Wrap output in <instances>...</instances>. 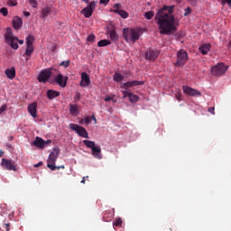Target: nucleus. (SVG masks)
I'll return each instance as SVG.
<instances>
[{
	"mask_svg": "<svg viewBox=\"0 0 231 231\" xmlns=\"http://www.w3.org/2000/svg\"><path fill=\"white\" fill-rule=\"evenodd\" d=\"M189 3H190V5H192V6H196V3H198V0H188Z\"/></svg>",
	"mask_w": 231,
	"mask_h": 231,
	"instance_id": "44",
	"label": "nucleus"
},
{
	"mask_svg": "<svg viewBox=\"0 0 231 231\" xmlns=\"http://www.w3.org/2000/svg\"><path fill=\"white\" fill-rule=\"evenodd\" d=\"M143 84H144L143 81H138V80L128 81L126 83H124L123 88L125 89H129V88H134L135 86H143Z\"/></svg>",
	"mask_w": 231,
	"mask_h": 231,
	"instance_id": "18",
	"label": "nucleus"
},
{
	"mask_svg": "<svg viewBox=\"0 0 231 231\" xmlns=\"http://www.w3.org/2000/svg\"><path fill=\"white\" fill-rule=\"evenodd\" d=\"M69 127L72 131H75L77 133V134H79V136H81V138H89L88 130H86V128H84V126L71 123L69 125Z\"/></svg>",
	"mask_w": 231,
	"mask_h": 231,
	"instance_id": "7",
	"label": "nucleus"
},
{
	"mask_svg": "<svg viewBox=\"0 0 231 231\" xmlns=\"http://www.w3.org/2000/svg\"><path fill=\"white\" fill-rule=\"evenodd\" d=\"M228 46L231 48V40L228 42Z\"/></svg>",
	"mask_w": 231,
	"mask_h": 231,
	"instance_id": "54",
	"label": "nucleus"
},
{
	"mask_svg": "<svg viewBox=\"0 0 231 231\" xmlns=\"http://www.w3.org/2000/svg\"><path fill=\"white\" fill-rule=\"evenodd\" d=\"M56 169L58 171H60V169H65L64 165H61V166H56Z\"/></svg>",
	"mask_w": 231,
	"mask_h": 231,
	"instance_id": "50",
	"label": "nucleus"
},
{
	"mask_svg": "<svg viewBox=\"0 0 231 231\" xmlns=\"http://www.w3.org/2000/svg\"><path fill=\"white\" fill-rule=\"evenodd\" d=\"M55 82L60 86V88H66L68 86V76H63L62 74L59 73L55 77Z\"/></svg>",
	"mask_w": 231,
	"mask_h": 231,
	"instance_id": "14",
	"label": "nucleus"
},
{
	"mask_svg": "<svg viewBox=\"0 0 231 231\" xmlns=\"http://www.w3.org/2000/svg\"><path fill=\"white\" fill-rule=\"evenodd\" d=\"M6 107H7L6 105H3V106L0 107V115H2V113H5V111H6Z\"/></svg>",
	"mask_w": 231,
	"mask_h": 231,
	"instance_id": "42",
	"label": "nucleus"
},
{
	"mask_svg": "<svg viewBox=\"0 0 231 231\" xmlns=\"http://www.w3.org/2000/svg\"><path fill=\"white\" fill-rule=\"evenodd\" d=\"M91 84V79H89V75L86 72L81 73V81L80 86L81 88H88Z\"/></svg>",
	"mask_w": 231,
	"mask_h": 231,
	"instance_id": "17",
	"label": "nucleus"
},
{
	"mask_svg": "<svg viewBox=\"0 0 231 231\" xmlns=\"http://www.w3.org/2000/svg\"><path fill=\"white\" fill-rule=\"evenodd\" d=\"M123 223H124V221L120 217L116 218L114 223V226H122Z\"/></svg>",
	"mask_w": 231,
	"mask_h": 231,
	"instance_id": "34",
	"label": "nucleus"
},
{
	"mask_svg": "<svg viewBox=\"0 0 231 231\" xmlns=\"http://www.w3.org/2000/svg\"><path fill=\"white\" fill-rule=\"evenodd\" d=\"M144 17L145 19H147L148 21H151V19H152L154 17V11H149V12H146L144 14Z\"/></svg>",
	"mask_w": 231,
	"mask_h": 231,
	"instance_id": "32",
	"label": "nucleus"
},
{
	"mask_svg": "<svg viewBox=\"0 0 231 231\" xmlns=\"http://www.w3.org/2000/svg\"><path fill=\"white\" fill-rule=\"evenodd\" d=\"M9 140H14V137L13 136H9Z\"/></svg>",
	"mask_w": 231,
	"mask_h": 231,
	"instance_id": "57",
	"label": "nucleus"
},
{
	"mask_svg": "<svg viewBox=\"0 0 231 231\" xmlns=\"http://www.w3.org/2000/svg\"><path fill=\"white\" fill-rule=\"evenodd\" d=\"M91 122V119L89 118V116L85 117L84 119L79 121V124L82 125L84 124H86L87 125H89V123Z\"/></svg>",
	"mask_w": 231,
	"mask_h": 231,
	"instance_id": "33",
	"label": "nucleus"
},
{
	"mask_svg": "<svg viewBox=\"0 0 231 231\" xmlns=\"http://www.w3.org/2000/svg\"><path fill=\"white\" fill-rule=\"evenodd\" d=\"M5 155V152L0 150V158L3 157Z\"/></svg>",
	"mask_w": 231,
	"mask_h": 231,
	"instance_id": "52",
	"label": "nucleus"
},
{
	"mask_svg": "<svg viewBox=\"0 0 231 231\" xmlns=\"http://www.w3.org/2000/svg\"><path fill=\"white\" fill-rule=\"evenodd\" d=\"M84 145L88 147V149H94L97 145H95V142L89 140H83Z\"/></svg>",
	"mask_w": 231,
	"mask_h": 231,
	"instance_id": "29",
	"label": "nucleus"
},
{
	"mask_svg": "<svg viewBox=\"0 0 231 231\" xmlns=\"http://www.w3.org/2000/svg\"><path fill=\"white\" fill-rule=\"evenodd\" d=\"M50 14H51V9L50 7H44L42 10V18L46 19V17H48V15H50Z\"/></svg>",
	"mask_w": 231,
	"mask_h": 231,
	"instance_id": "28",
	"label": "nucleus"
},
{
	"mask_svg": "<svg viewBox=\"0 0 231 231\" xmlns=\"http://www.w3.org/2000/svg\"><path fill=\"white\" fill-rule=\"evenodd\" d=\"M211 46L212 45L210 43H204L199 48V50L202 53V55H207L208 51H210Z\"/></svg>",
	"mask_w": 231,
	"mask_h": 231,
	"instance_id": "24",
	"label": "nucleus"
},
{
	"mask_svg": "<svg viewBox=\"0 0 231 231\" xmlns=\"http://www.w3.org/2000/svg\"><path fill=\"white\" fill-rule=\"evenodd\" d=\"M5 39L6 44H8L12 50H19V44H24V40H19L18 37L14 36V32H12V28L10 27L6 28Z\"/></svg>",
	"mask_w": 231,
	"mask_h": 231,
	"instance_id": "2",
	"label": "nucleus"
},
{
	"mask_svg": "<svg viewBox=\"0 0 231 231\" xmlns=\"http://www.w3.org/2000/svg\"><path fill=\"white\" fill-rule=\"evenodd\" d=\"M1 165L6 171H14V172L17 171V164L14 161H12L10 159H2Z\"/></svg>",
	"mask_w": 231,
	"mask_h": 231,
	"instance_id": "9",
	"label": "nucleus"
},
{
	"mask_svg": "<svg viewBox=\"0 0 231 231\" xmlns=\"http://www.w3.org/2000/svg\"><path fill=\"white\" fill-rule=\"evenodd\" d=\"M110 100H113V97H106L105 98V102H110Z\"/></svg>",
	"mask_w": 231,
	"mask_h": 231,
	"instance_id": "46",
	"label": "nucleus"
},
{
	"mask_svg": "<svg viewBox=\"0 0 231 231\" xmlns=\"http://www.w3.org/2000/svg\"><path fill=\"white\" fill-rule=\"evenodd\" d=\"M59 154H60V150H59V148H54L53 151L50 153L47 160V167L48 169H51V171H55L57 169V166H55V162H57Z\"/></svg>",
	"mask_w": 231,
	"mask_h": 231,
	"instance_id": "4",
	"label": "nucleus"
},
{
	"mask_svg": "<svg viewBox=\"0 0 231 231\" xmlns=\"http://www.w3.org/2000/svg\"><path fill=\"white\" fill-rule=\"evenodd\" d=\"M13 26L14 30H21V28H23V19H21L19 16L14 17Z\"/></svg>",
	"mask_w": 231,
	"mask_h": 231,
	"instance_id": "20",
	"label": "nucleus"
},
{
	"mask_svg": "<svg viewBox=\"0 0 231 231\" xmlns=\"http://www.w3.org/2000/svg\"><path fill=\"white\" fill-rule=\"evenodd\" d=\"M32 8H37V0H28Z\"/></svg>",
	"mask_w": 231,
	"mask_h": 231,
	"instance_id": "38",
	"label": "nucleus"
},
{
	"mask_svg": "<svg viewBox=\"0 0 231 231\" xmlns=\"http://www.w3.org/2000/svg\"><path fill=\"white\" fill-rule=\"evenodd\" d=\"M51 77V69H45L39 74L38 80L39 82H43V83L48 82Z\"/></svg>",
	"mask_w": 231,
	"mask_h": 231,
	"instance_id": "13",
	"label": "nucleus"
},
{
	"mask_svg": "<svg viewBox=\"0 0 231 231\" xmlns=\"http://www.w3.org/2000/svg\"><path fill=\"white\" fill-rule=\"evenodd\" d=\"M95 39H97V36L95 34H90L87 38L88 42H95Z\"/></svg>",
	"mask_w": 231,
	"mask_h": 231,
	"instance_id": "35",
	"label": "nucleus"
},
{
	"mask_svg": "<svg viewBox=\"0 0 231 231\" xmlns=\"http://www.w3.org/2000/svg\"><path fill=\"white\" fill-rule=\"evenodd\" d=\"M110 12L113 14H117V15H120L123 19H127L129 17V13L122 10V4H115L114 9H112Z\"/></svg>",
	"mask_w": 231,
	"mask_h": 231,
	"instance_id": "11",
	"label": "nucleus"
},
{
	"mask_svg": "<svg viewBox=\"0 0 231 231\" xmlns=\"http://www.w3.org/2000/svg\"><path fill=\"white\" fill-rule=\"evenodd\" d=\"M23 15H25V17H30V13L24 12V13H23Z\"/></svg>",
	"mask_w": 231,
	"mask_h": 231,
	"instance_id": "51",
	"label": "nucleus"
},
{
	"mask_svg": "<svg viewBox=\"0 0 231 231\" xmlns=\"http://www.w3.org/2000/svg\"><path fill=\"white\" fill-rule=\"evenodd\" d=\"M125 97H128L130 102H132L133 104L138 102V100H140V97H138V96L136 95H134L133 93L131 92H123Z\"/></svg>",
	"mask_w": 231,
	"mask_h": 231,
	"instance_id": "25",
	"label": "nucleus"
},
{
	"mask_svg": "<svg viewBox=\"0 0 231 231\" xmlns=\"http://www.w3.org/2000/svg\"><path fill=\"white\" fill-rule=\"evenodd\" d=\"M106 33L112 42H116V41H118V34H116V31L115 29H108Z\"/></svg>",
	"mask_w": 231,
	"mask_h": 231,
	"instance_id": "22",
	"label": "nucleus"
},
{
	"mask_svg": "<svg viewBox=\"0 0 231 231\" xmlns=\"http://www.w3.org/2000/svg\"><path fill=\"white\" fill-rule=\"evenodd\" d=\"M208 113H210L211 115H216V107L211 106L208 109Z\"/></svg>",
	"mask_w": 231,
	"mask_h": 231,
	"instance_id": "41",
	"label": "nucleus"
},
{
	"mask_svg": "<svg viewBox=\"0 0 231 231\" xmlns=\"http://www.w3.org/2000/svg\"><path fill=\"white\" fill-rule=\"evenodd\" d=\"M69 113L72 116H78L79 115V106L77 105H69Z\"/></svg>",
	"mask_w": 231,
	"mask_h": 231,
	"instance_id": "27",
	"label": "nucleus"
},
{
	"mask_svg": "<svg viewBox=\"0 0 231 231\" xmlns=\"http://www.w3.org/2000/svg\"><path fill=\"white\" fill-rule=\"evenodd\" d=\"M51 143V140L44 141L42 138L37 136L36 139L33 141L32 145L35 147H39V149H44L48 147V145Z\"/></svg>",
	"mask_w": 231,
	"mask_h": 231,
	"instance_id": "12",
	"label": "nucleus"
},
{
	"mask_svg": "<svg viewBox=\"0 0 231 231\" xmlns=\"http://www.w3.org/2000/svg\"><path fill=\"white\" fill-rule=\"evenodd\" d=\"M111 44V41L109 40H101L97 42V46L99 48H104V46H109Z\"/></svg>",
	"mask_w": 231,
	"mask_h": 231,
	"instance_id": "30",
	"label": "nucleus"
},
{
	"mask_svg": "<svg viewBox=\"0 0 231 231\" xmlns=\"http://www.w3.org/2000/svg\"><path fill=\"white\" fill-rule=\"evenodd\" d=\"M182 89H183V93H185V95H189V97H201V92L189 86H183Z\"/></svg>",
	"mask_w": 231,
	"mask_h": 231,
	"instance_id": "15",
	"label": "nucleus"
},
{
	"mask_svg": "<svg viewBox=\"0 0 231 231\" xmlns=\"http://www.w3.org/2000/svg\"><path fill=\"white\" fill-rule=\"evenodd\" d=\"M123 37L126 42H136L140 39V32L134 29H124Z\"/></svg>",
	"mask_w": 231,
	"mask_h": 231,
	"instance_id": "3",
	"label": "nucleus"
},
{
	"mask_svg": "<svg viewBox=\"0 0 231 231\" xmlns=\"http://www.w3.org/2000/svg\"><path fill=\"white\" fill-rule=\"evenodd\" d=\"M187 60H189V54L187 53V51L180 50L177 52V61L175 63V66H185Z\"/></svg>",
	"mask_w": 231,
	"mask_h": 231,
	"instance_id": "6",
	"label": "nucleus"
},
{
	"mask_svg": "<svg viewBox=\"0 0 231 231\" xmlns=\"http://www.w3.org/2000/svg\"><path fill=\"white\" fill-rule=\"evenodd\" d=\"M114 80L115 82H122V80H124V75L116 72L114 74Z\"/></svg>",
	"mask_w": 231,
	"mask_h": 231,
	"instance_id": "31",
	"label": "nucleus"
},
{
	"mask_svg": "<svg viewBox=\"0 0 231 231\" xmlns=\"http://www.w3.org/2000/svg\"><path fill=\"white\" fill-rule=\"evenodd\" d=\"M28 112L32 118H37V103L33 102L28 106Z\"/></svg>",
	"mask_w": 231,
	"mask_h": 231,
	"instance_id": "19",
	"label": "nucleus"
},
{
	"mask_svg": "<svg viewBox=\"0 0 231 231\" xmlns=\"http://www.w3.org/2000/svg\"><path fill=\"white\" fill-rule=\"evenodd\" d=\"M91 151L92 156H94V158H97V160H102V149L100 146H96L92 148Z\"/></svg>",
	"mask_w": 231,
	"mask_h": 231,
	"instance_id": "21",
	"label": "nucleus"
},
{
	"mask_svg": "<svg viewBox=\"0 0 231 231\" xmlns=\"http://www.w3.org/2000/svg\"><path fill=\"white\" fill-rule=\"evenodd\" d=\"M192 12V9L190 7H188L185 9L184 17H187V15H190Z\"/></svg>",
	"mask_w": 231,
	"mask_h": 231,
	"instance_id": "40",
	"label": "nucleus"
},
{
	"mask_svg": "<svg viewBox=\"0 0 231 231\" xmlns=\"http://www.w3.org/2000/svg\"><path fill=\"white\" fill-rule=\"evenodd\" d=\"M33 42H35V37H33V35H29L26 38L25 55L27 57H32V53L33 51Z\"/></svg>",
	"mask_w": 231,
	"mask_h": 231,
	"instance_id": "10",
	"label": "nucleus"
},
{
	"mask_svg": "<svg viewBox=\"0 0 231 231\" xmlns=\"http://www.w3.org/2000/svg\"><path fill=\"white\" fill-rule=\"evenodd\" d=\"M7 5L9 6H17V1H15V0H9Z\"/></svg>",
	"mask_w": 231,
	"mask_h": 231,
	"instance_id": "39",
	"label": "nucleus"
},
{
	"mask_svg": "<svg viewBox=\"0 0 231 231\" xmlns=\"http://www.w3.org/2000/svg\"><path fill=\"white\" fill-rule=\"evenodd\" d=\"M0 13L3 14L5 17H6V15H8V9L6 7H2L0 9Z\"/></svg>",
	"mask_w": 231,
	"mask_h": 231,
	"instance_id": "36",
	"label": "nucleus"
},
{
	"mask_svg": "<svg viewBox=\"0 0 231 231\" xmlns=\"http://www.w3.org/2000/svg\"><path fill=\"white\" fill-rule=\"evenodd\" d=\"M5 227L6 231H10V224H5Z\"/></svg>",
	"mask_w": 231,
	"mask_h": 231,
	"instance_id": "47",
	"label": "nucleus"
},
{
	"mask_svg": "<svg viewBox=\"0 0 231 231\" xmlns=\"http://www.w3.org/2000/svg\"><path fill=\"white\" fill-rule=\"evenodd\" d=\"M174 11V6L164 5L162 8L159 9L155 14V21L159 25L160 33L162 35H171L176 32V25L178 24V20L172 15Z\"/></svg>",
	"mask_w": 231,
	"mask_h": 231,
	"instance_id": "1",
	"label": "nucleus"
},
{
	"mask_svg": "<svg viewBox=\"0 0 231 231\" xmlns=\"http://www.w3.org/2000/svg\"><path fill=\"white\" fill-rule=\"evenodd\" d=\"M100 4L101 5H108L109 4V0H100Z\"/></svg>",
	"mask_w": 231,
	"mask_h": 231,
	"instance_id": "45",
	"label": "nucleus"
},
{
	"mask_svg": "<svg viewBox=\"0 0 231 231\" xmlns=\"http://www.w3.org/2000/svg\"><path fill=\"white\" fill-rule=\"evenodd\" d=\"M175 98H177V100H179V102H180L181 100V94L180 92H178L175 94Z\"/></svg>",
	"mask_w": 231,
	"mask_h": 231,
	"instance_id": "43",
	"label": "nucleus"
},
{
	"mask_svg": "<svg viewBox=\"0 0 231 231\" xmlns=\"http://www.w3.org/2000/svg\"><path fill=\"white\" fill-rule=\"evenodd\" d=\"M160 55V51L156 50H149L145 52V59L146 60H155L158 59V56Z\"/></svg>",
	"mask_w": 231,
	"mask_h": 231,
	"instance_id": "16",
	"label": "nucleus"
},
{
	"mask_svg": "<svg viewBox=\"0 0 231 231\" xmlns=\"http://www.w3.org/2000/svg\"><path fill=\"white\" fill-rule=\"evenodd\" d=\"M57 97H60V92L53 89L47 91V98H49V100H53V98H57Z\"/></svg>",
	"mask_w": 231,
	"mask_h": 231,
	"instance_id": "23",
	"label": "nucleus"
},
{
	"mask_svg": "<svg viewBox=\"0 0 231 231\" xmlns=\"http://www.w3.org/2000/svg\"><path fill=\"white\" fill-rule=\"evenodd\" d=\"M92 118H93L94 121L97 122V118L95 117V116H92Z\"/></svg>",
	"mask_w": 231,
	"mask_h": 231,
	"instance_id": "55",
	"label": "nucleus"
},
{
	"mask_svg": "<svg viewBox=\"0 0 231 231\" xmlns=\"http://www.w3.org/2000/svg\"><path fill=\"white\" fill-rule=\"evenodd\" d=\"M83 3H86V5H89V0H82Z\"/></svg>",
	"mask_w": 231,
	"mask_h": 231,
	"instance_id": "53",
	"label": "nucleus"
},
{
	"mask_svg": "<svg viewBox=\"0 0 231 231\" xmlns=\"http://www.w3.org/2000/svg\"><path fill=\"white\" fill-rule=\"evenodd\" d=\"M5 75L7 79H15V68L12 67L11 69H5Z\"/></svg>",
	"mask_w": 231,
	"mask_h": 231,
	"instance_id": "26",
	"label": "nucleus"
},
{
	"mask_svg": "<svg viewBox=\"0 0 231 231\" xmlns=\"http://www.w3.org/2000/svg\"><path fill=\"white\" fill-rule=\"evenodd\" d=\"M42 162H38L37 164H34V167H42Z\"/></svg>",
	"mask_w": 231,
	"mask_h": 231,
	"instance_id": "49",
	"label": "nucleus"
},
{
	"mask_svg": "<svg viewBox=\"0 0 231 231\" xmlns=\"http://www.w3.org/2000/svg\"><path fill=\"white\" fill-rule=\"evenodd\" d=\"M86 178H89V176H86L82 178L81 183L85 184L86 183Z\"/></svg>",
	"mask_w": 231,
	"mask_h": 231,
	"instance_id": "48",
	"label": "nucleus"
},
{
	"mask_svg": "<svg viewBox=\"0 0 231 231\" xmlns=\"http://www.w3.org/2000/svg\"><path fill=\"white\" fill-rule=\"evenodd\" d=\"M95 8H97V2L92 1L88 5V6L81 10V14L86 17V19H89V17L93 15Z\"/></svg>",
	"mask_w": 231,
	"mask_h": 231,
	"instance_id": "8",
	"label": "nucleus"
},
{
	"mask_svg": "<svg viewBox=\"0 0 231 231\" xmlns=\"http://www.w3.org/2000/svg\"><path fill=\"white\" fill-rule=\"evenodd\" d=\"M69 63H70L69 60L61 61L60 63V66H62L63 68H68L69 66Z\"/></svg>",
	"mask_w": 231,
	"mask_h": 231,
	"instance_id": "37",
	"label": "nucleus"
},
{
	"mask_svg": "<svg viewBox=\"0 0 231 231\" xmlns=\"http://www.w3.org/2000/svg\"><path fill=\"white\" fill-rule=\"evenodd\" d=\"M227 70L228 65H225V63H218L212 67L211 73L212 75H215V77H221V75H225Z\"/></svg>",
	"mask_w": 231,
	"mask_h": 231,
	"instance_id": "5",
	"label": "nucleus"
},
{
	"mask_svg": "<svg viewBox=\"0 0 231 231\" xmlns=\"http://www.w3.org/2000/svg\"><path fill=\"white\" fill-rule=\"evenodd\" d=\"M104 217H106V214L104 215Z\"/></svg>",
	"mask_w": 231,
	"mask_h": 231,
	"instance_id": "58",
	"label": "nucleus"
},
{
	"mask_svg": "<svg viewBox=\"0 0 231 231\" xmlns=\"http://www.w3.org/2000/svg\"><path fill=\"white\" fill-rule=\"evenodd\" d=\"M176 3H181V0H175Z\"/></svg>",
	"mask_w": 231,
	"mask_h": 231,
	"instance_id": "56",
	"label": "nucleus"
}]
</instances>
